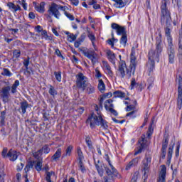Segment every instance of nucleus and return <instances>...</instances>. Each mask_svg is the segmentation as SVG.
I'll list each match as a JSON object with an SVG mask.
<instances>
[{
	"label": "nucleus",
	"mask_w": 182,
	"mask_h": 182,
	"mask_svg": "<svg viewBox=\"0 0 182 182\" xmlns=\"http://www.w3.org/2000/svg\"><path fill=\"white\" fill-rule=\"evenodd\" d=\"M92 45L94 49L84 50L83 55L84 56H85V58L90 59L92 61V63H96L99 58V55H97V53H96V52H99V48H97V46H96L95 41H92Z\"/></svg>",
	"instance_id": "5"
},
{
	"label": "nucleus",
	"mask_w": 182,
	"mask_h": 182,
	"mask_svg": "<svg viewBox=\"0 0 182 182\" xmlns=\"http://www.w3.org/2000/svg\"><path fill=\"white\" fill-rule=\"evenodd\" d=\"M14 58H19L21 56V51L19 50H16L13 52Z\"/></svg>",
	"instance_id": "54"
},
{
	"label": "nucleus",
	"mask_w": 182,
	"mask_h": 182,
	"mask_svg": "<svg viewBox=\"0 0 182 182\" xmlns=\"http://www.w3.org/2000/svg\"><path fill=\"white\" fill-rule=\"evenodd\" d=\"M85 142L86 144H87V146L90 148V149H92V140L90 139V136H87L85 138Z\"/></svg>",
	"instance_id": "44"
},
{
	"label": "nucleus",
	"mask_w": 182,
	"mask_h": 182,
	"mask_svg": "<svg viewBox=\"0 0 182 182\" xmlns=\"http://www.w3.org/2000/svg\"><path fill=\"white\" fill-rule=\"evenodd\" d=\"M174 48H173V46H168V60L169 63H174Z\"/></svg>",
	"instance_id": "18"
},
{
	"label": "nucleus",
	"mask_w": 182,
	"mask_h": 182,
	"mask_svg": "<svg viewBox=\"0 0 182 182\" xmlns=\"http://www.w3.org/2000/svg\"><path fill=\"white\" fill-rule=\"evenodd\" d=\"M120 59L118 73L120 77H127V72H130V68H127L126 66V62L122 60V55H119Z\"/></svg>",
	"instance_id": "8"
},
{
	"label": "nucleus",
	"mask_w": 182,
	"mask_h": 182,
	"mask_svg": "<svg viewBox=\"0 0 182 182\" xmlns=\"http://www.w3.org/2000/svg\"><path fill=\"white\" fill-rule=\"evenodd\" d=\"M18 86H19V80H17L11 87V92L16 93V89L18 88Z\"/></svg>",
	"instance_id": "35"
},
{
	"label": "nucleus",
	"mask_w": 182,
	"mask_h": 182,
	"mask_svg": "<svg viewBox=\"0 0 182 182\" xmlns=\"http://www.w3.org/2000/svg\"><path fill=\"white\" fill-rule=\"evenodd\" d=\"M111 28L116 31L117 35H126V28H124V26H121L116 23H113L111 25Z\"/></svg>",
	"instance_id": "13"
},
{
	"label": "nucleus",
	"mask_w": 182,
	"mask_h": 182,
	"mask_svg": "<svg viewBox=\"0 0 182 182\" xmlns=\"http://www.w3.org/2000/svg\"><path fill=\"white\" fill-rule=\"evenodd\" d=\"M87 36L91 42H95L96 41V37L94 36L93 33L88 31Z\"/></svg>",
	"instance_id": "41"
},
{
	"label": "nucleus",
	"mask_w": 182,
	"mask_h": 182,
	"mask_svg": "<svg viewBox=\"0 0 182 182\" xmlns=\"http://www.w3.org/2000/svg\"><path fill=\"white\" fill-rule=\"evenodd\" d=\"M107 58L112 65H116V54L110 50H107Z\"/></svg>",
	"instance_id": "17"
},
{
	"label": "nucleus",
	"mask_w": 182,
	"mask_h": 182,
	"mask_svg": "<svg viewBox=\"0 0 182 182\" xmlns=\"http://www.w3.org/2000/svg\"><path fill=\"white\" fill-rule=\"evenodd\" d=\"M7 6L11 12L14 14H16L18 11H22V8H21V6L19 5H15L13 2H9L7 3Z\"/></svg>",
	"instance_id": "16"
},
{
	"label": "nucleus",
	"mask_w": 182,
	"mask_h": 182,
	"mask_svg": "<svg viewBox=\"0 0 182 182\" xmlns=\"http://www.w3.org/2000/svg\"><path fill=\"white\" fill-rule=\"evenodd\" d=\"M95 167L100 174V176H103V169L102 168V166L97 165V164H95Z\"/></svg>",
	"instance_id": "53"
},
{
	"label": "nucleus",
	"mask_w": 182,
	"mask_h": 182,
	"mask_svg": "<svg viewBox=\"0 0 182 182\" xmlns=\"http://www.w3.org/2000/svg\"><path fill=\"white\" fill-rule=\"evenodd\" d=\"M32 167H33V162H29L24 168L26 173H28V171L32 168Z\"/></svg>",
	"instance_id": "49"
},
{
	"label": "nucleus",
	"mask_w": 182,
	"mask_h": 182,
	"mask_svg": "<svg viewBox=\"0 0 182 182\" xmlns=\"http://www.w3.org/2000/svg\"><path fill=\"white\" fill-rule=\"evenodd\" d=\"M35 168L37 171H41V170H42V161H36L35 164Z\"/></svg>",
	"instance_id": "38"
},
{
	"label": "nucleus",
	"mask_w": 182,
	"mask_h": 182,
	"mask_svg": "<svg viewBox=\"0 0 182 182\" xmlns=\"http://www.w3.org/2000/svg\"><path fill=\"white\" fill-rule=\"evenodd\" d=\"M23 168V163L20 162V164L17 165V171H21Z\"/></svg>",
	"instance_id": "62"
},
{
	"label": "nucleus",
	"mask_w": 182,
	"mask_h": 182,
	"mask_svg": "<svg viewBox=\"0 0 182 182\" xmlns=\"http://www.w3.org/2000/svg\"><path fill=\"white\" fill-rule=\"evenodd\" d=\"M161 25H171V14L167 9L166 0H164V4L161 6Z\"/></svg>",
	"instance_id": "3"
},
{
	"label": "nucleus",
	"mask_w": 182,
	"mask_h": 182,
	"mask_svg": "<svg viewBox=\"0 0 182 182\" xmlns=\"http://www.w3.org/2000/svg\"><path fill=\"white\" fill-rule=\"evenodd\" d=\"M7 157H9L11 161H15L18 159V153H16V151L10 149L7 153Z\"/></svg>",
	"instance_id": "20"
},
{
	"label": "nucleus",
	"mask_w": 182,
	"mask_h": 182,
	"mask_svg": "<svg viewBox=\"0 0 182 182\" xmlns=\"http://www.w3.org/2000/svg\"><path fill=\"white\" fill-rule=\"evenodd\" d=\"M173 146H170L168 148V160H171V156H173Z\"/></svg>",
	"instance_id": "51"
},
{
	"label": "nucleus",
	"mask_w": 182,
	"mask_h": 182,
	"mask_svg": "<svg viewBox=\"0 0 182 182\" xmlns=\"http://www.w3.org/2000/svg\"><path fill=\"white\" fill-rule=\"evenodd\" d=\"M114 36L112 34V38L107 41L108 45H110L112 48H114V43H117V42H119V41L115 39Z\"/></svg>",
	"instance_id": "30"
},
{
	"label": "nucleus",
	"mask_w": 182,
	"mask_h": 182,
	"mask_svg": "<svg viewBox=\"0 0 182 182\" xmlns=\"http://www.w3.org/2000/svg\"><path fill=\"white\" fill-rule=\"evenodd\" d=\"M76 83L79 89L85 90L89 84L87 77L83 75V73H80L76 75Z\"/></svg>",
	"instance_id": "6"
},
{
	"label": "nucleus",
	"mask_w": 182,
	"mask_h": 182,
	"mask_svg": "<svg viewBox=\"0 0 182 182\" xmlns=\"http://www.w3.org/2000/svg\"><path fill=\"white\" fill-rule=\"evenodd\" d=\"M21 5L24 11H28V4H26V0H21Z\"/></svg>",
	"instance_id": "57"
},
{
	"label": "nucleus",
	"mask_w": 182,
	"mask_h": 182,
	"mask_svg": "<svg viewBox=\"0 0 182 182\" xmlns=\"http://www.w3.org/2000/svg\"><path fill=\"white\" fill-rule=\"evenodd\" d=\"M35 9L37 12L43 14V12H45V4L43 2L41 3L40 4L36 6Z\"/></svg>",
	"instance_id": "27"
},
{
	"label": "nucleus",
	"mask_w": 182,
	"mask_h": 182,
	"mask_svg": "<svg viewBox=\"0 0 182 182\" xmlns=\"http://www.w3.org/2000/svg\"><path fill=\"white\" fill-rule=\"evenodd\" d=\"M77 153L78 154L79 161H83L85 157L83 156V153L82 152V149H80V147H78L77 149Z\"/></svg>",
	"instance_id": "34"
},
{
	"label": "nucleus",
	"mask_w": 182,
	"mask_h": 182,
	"mask_svg": "<svg viewBox=\"0 0 182 182\" xmlns=\"http://www.w3.org/2000/svg\"><path fill=\"white\" fill-rule=\"evenodd\" d=\"M167 173V168L166 166H161V171L159 173V178L158 179V182H166V174Z\"/></svg>",
	"instance_id": "15"
},
{
	"label": "nucleus",
	"mask_w": 182,
	"mask_h": 182,
	"mask_svg": "<svg viewBox=\"0 0 182 182\" xmlns=\"http://www.w3.org/2000/svg\"><path fill=\"white\" fill-rule=\"evenodd\" d=\"M4 178H5V173L4 172L3 169H1L0 170V182H5Z\"/></svg>",
	"instance_id": "50"
},
{
	"label": "nucleus",
	"mask_w": 182,
	"mask_h": 182,
	"mask_svg": "<svg viewBox=\"0 0 182 182\" xmlns=\"http://www.w3.org/2000/svg\"><path fill=\"white\" fill-rule=\"evenodd\" d=\"M95 77H97V79H100L102 77V74L98 68L95 69Z\"/></svg>",
	"instance_id": "56"
},
{
	"label": "nucleus",
	"mask_w": 182,
	"mask_h": 182,
	"mask_svg": "<svg viewBox=\"0 0 182 182\" xmlns=\"http://www.w3.org/2000/svg\"><path fill=\"white\" fill-rule=\"evenodd\" d=\"M112 1L114 2V6H115V8H117L119 9H121L122 8H124V6H126V4L123 2V0H112Z\"/></svg>",
	"instance_id": "22"
},
{
	"label": "nucleus",
	"mask_w": 182,
	"mask_h": 182,
	"mask_svg": "<svg viewBox=\"0 0 182 182\" xmlns=\"http://www.w3.org/2000/svg\"><path fill=\"white\" fill-rule=\"evenodd\" d=\"M32 74V69H29V68H26V70L24 71V75L26 76H31Z\"/></svg>",
	"instance_id": "55"
},
{
	"label": "nucleus",
	"mask_w": 182,
	"mask_h": 182,
	"mask_svg": "<svg viewBox=\"0 0 182 182\" xmlns=\"http://www.w3.org/2000/svg\"><path fill=\"white\" fill-rule=\"evenodd\" d=\"M68 7L60 6L56 4H53L51 6L49 7L48 11L50 14H52L57 19H59V16H60V11H66Z\"/></svg>",
	"instance_id": "7"
},
{
	"label": "nucleus",
	"mask_w": 182,
	"mask_h": 182,
	"mask_svg": "<svg viewBox=\"0 0 182 182\" xmlns=\"http://www.w3.org/2000/svg\"><path fill=\"white\" fill-rule=\"evenodd\" d=\"M151 166V155L150 154H146L144 159L142 161V168L144 171V176L149 173L150 171V167Z\"/></svg>",
	"instance_id": "9"
},
{
	"label": "nucleus",
	"mask_w": 182,
	"mask_h": 182,
	"mask_svg": "<svg viewBox=\"0 0 182 182\" xmlns=\"http://www.w3.org/2000/svg\"><path fill=\"white\" fill-rule=\"evenodd\" d=\"M102 65L107 75H109V76H113V71H112V68H110V65H109V63H107V62L106 61H103Z\"/></svg>",
	"instance_id": "21"
},
{
	"label": "nucleus",
	"mask_w": 182,
	"mask_h": 182,
	"mask_svg": "<svg viewBox=\"0 0 182 182\" xmlns=\"http://www.w3.org/2000/svg\"><path fill=\"white\" fill-rule=\"evenodd\" d=\"M87 92L88 93H93L95 92V87L88 83V85H87Z\"/></svg>",
	"instance_id": "42"
},
{
	"label": "nucleus",
	"mask_w": 182,
	"mask_h": 182,
	"mask_svg": "<svg viewBox=\"0 0 182 182\" xmlns=\"http://www.w3.org/2000/svg\"><path fill=\"white\" fill-rule=\"evenodd\" d=\"M72 150H73V146L72 145L68 146L65 149V156H70Z\"/></svg>",
	"instance_id": "40"
},
{
	"label": "nucleus",
	"mask_w": 182,
	"mask_h": 182,
	"mask_svg": "<svg viewBox=\"0 0 182 182\" xmlns=\"http://www.w3.org/2000/svg\"><path fill=\"white\" fill-rule=\"evenodd\" d=\"M1 75H4V76H11L12 73H11V71H9V70L4 68Z\"/></svg>",
	"instance_id": "52"
},
{
	"label": "nucleus",
	"mask_w": 182,
	"mask_h": 182,
	"mask_svg": "<svg viewBox=\"0 0 182 182\" xmlns=\"http://www.w3.org/2000/svg\"><path fill=\"white\" fill-rule=\"evenodd\" d=\"M48 93H49V95H50V96H53V97H55V96H56V95H58V91H56V90L55 89V87L53 86L50 85Z\"/></svg>",
	"instance_id": "32"
},
{
	"label": "nucleus",
	"mask_w": 182,
	"mask_h": 182,
	"mask_svg": "<svg viewBox=\"0 0 182 182\" xmlns=\"http://www.w3.org/2000/svg\"><path fill=\"white\" fill-rule=\"evenodd\" d=\"M80 45H82V41H80V40H77L74 43L75 48H79Z\"/></svg>",
	"instance_id": "63"
},
{
	"label": "nucleus",
	"mask_w": 182,
	"mask_h": 182,
	"mask_svg": "<svg viewBox=\"0 0 182 182\" xmlns=\"http://www.w3.org/2000/svg\"><path fill=\"white\" fill-rule=\"evenodd\" d=\"M50 151V149L48 146H44L41 149V153H44L45 154H48Z\"/></svg>",
	"instance_id": "58"
},
{
	"label": "nucleus",
	"mask_w": 182,
	"mask_h": 182,
	"mask_svg": "<svg viewBox=\"0 0 182 182\" xmlns=\"http://www.w3.org/2000/svg\"><path fill=\"white\" fill-rule=\"evenodd\" d=\"M114 107L113 105V100H107L105 102V108L106 109V110H111V109H112Z\"/></svg>",
	"instance_id": "26"
},
{
	"label": "nucleus",
	"mask_w": 182,
	"mask_h": 182,
	"mask_svg": "<svg viewBox=\"0 0 182 182\" xmlns=\"http://www.w3.org/2000/svg\"><path fill=\"white\" fill-rule=\"evenodd\" d=\"M114 97H124L125 94L122 91H115L114 92Z\"/></svg>",
	"instance_id": "36"
},
{
	"label": "nucleus",
	"mask_w": 182,
	"mask_h": 182,
	"mask_svg": "<svg viewBox=\"0 0 182 182\" xmlns=\"http://www.w3.org/2000/svg\"><path fill=\"white\" fill-rule=\"evenodd\" d=\"M8 149L4 148L1 152V155L3 157H8Z\"/></svg>",
	"instance_id": "61"
},
{
	"label": "nucleus",
	"mask_w": 182,
	"mask_h": 182,
	"mask_svg": "<svg viewBox=\"0 0 182 182\" xmlns=\"http://www.w3.org/2000/svg\"><path fill=\"white\" fill-rule=\"evenodd\" d=\"M20 109L23 113V114H25L26 113V109H28V105L27 102H23L20 104Z\"/></svg>",
	"instance_id": "28"
},
{
	"label": "nucleus",
	"mask_w": 182,
	"mask_h": 182,
	"mask_svg": "<svg viewBox=\"0 0 182 182\" xmlns=\"http://www.w3.org/2000/svg\"><path fill=\"white\" fill-rule=\"evenodd\" d=\"M156 53L154 51L151 50L149 53V61L147 63L148 69L153 70L154 69V60H157L159 59V55L163 52V41H161V33H159L158 36L156 37Z\"/></svg>",
	"instance_id": "2"
},
{
	"label": "nucleus",
	"mask_w": 182,
	"mask_h": 182,
	"mask_svg": "<svg viewBox=\"0 0 182 182\" xmlns=\"http://www.w3.org/2000/svg\"><path fill=\"white\" fill-rule=\"evenodd\" d=\"M180 146H181V144H180V142L178 141V142L176 144V151H175V154H176V157H178V156H179V153H180Z\"/></svg>",
	"instance_id": "47"
},
{
	"label": "nucleus",
	"mask_w": 182,
	"mask_h": 182,
	"mask_svg": "<svg viewBox=\"0 0 182 182\" xmlns=\"http://www.w3.org/2000/svg\"><path fill=\"white\" fill-rule=\"evenodd\" d=\"M76 39H77V35H74L73 33H71L67 36V41H68V42H75Z\"/></svg>",
	"instance_id": "31"
},
{
	"label": "nucleus",
	"mask_w": 182,
	"mask_h": 182,
	"mask_svg": "<svg viewBox=\"0 0 182 182\" xmlns=\"http://www.w3.org/2000/svg\"><path fill=\"white\" fill-rule=\"evenodd\" d=\"M153 134V124H151L146 133L147 137H150Z\"/></svg>",
	"instance_id": "43"
},
{
	"label": "nucleus",
	"mask_w": 182,
	"mask_h": 182,
	"mask_svg": "<svg viewBox=\"0 0 182 182\" xmlns=\"http://www.w3.org/2000/svg\"><path fill=\"white\" fill-rule=\"evenodd\" d=\"M95 107L96 112H97V114L92 113L89 115L86 121L87 124H89L91 129H95L96 126H100L104 130H107L109 129V124H107V122L103 119V117L102 114H100V112H99V107L95 105Z\"/></svg>",
	"instance_id": "1"
},
{
	"label": "nucleus",
	"mask_w": 182,
	"mask_h": 182,
	"mask_svg": "<svg viewBox=\"0 0 182 182\" xmlns=\"http://www.w3.org/2000/svg\"><path fill=\"white\" fill-rule=\"evenodd\" d=\"M139 161H140V157L134 158V159H132L131 161L129 162L125 169L130 170L132 167H135V166H137V164H139Z\"/></svg>",
	"instance_id": "19"
},
{
	"label": "nucleus",
	"mask_w": 182,
	"mask_h": 182,
	"mask_svg": "<svg viewBox=\"0 0 182 182\" xmlns=\"http://www.w3.org/2000/svg\"><path fill=\"white\" fill-rule=\"evenodd\" d=\"M112 92L104 94L100 100V104L103 103V100H105L106 97H112Z\"/></svg>",
	"instance_id": "39"
},
{
	"label": "nucleus",
	"mask_w": 182,
	"mask_h": 182,
	"mask_svg": "<svg viewBox=\"0 0 182 182\" xmlns=\"http://www.w3.org/2000/svg\"><path fill=\"white\" fill-rule=\"evenodd\" d=\"M139 149L135 151L134 156H137V154H140L141 151H143V149L147 146V140H146V135H142L141 139L139 140Z\"/></svg>",
	"instance_id": "11"
},
{
	"label": "nucleus",
	"mask_w": 182,
	"mask_h": 182,
	"mask_svg": "<svg viewBox=\"0 0 182 182\" xmlns=\"http://www.w3.org/2000/svg\"><path fill=\"white\" fill-rule=\"evenodd\" d=\"M107 161H108V164L109 165V167L111 168L110 171L109 168L106 169V173L107 174L108 176L111 177V178H114L115 177L117 178H120L121 176L119 175V172H117V170H116V168H114V166H113V165H112V164L110 163V160L109 159H107Z\"/></svg>",
	"instance_id": "10"
},
{
	"label": "nucleus",
	"mask_w": 182,
	"mask_h": 182,
	"mask_svg": "<svg viewBox=\"0 0 182 182\" xmlns=\"http://www.w3.org/2000/svg\"><path fill=\"white\" fill-rule=\"evenodd\" d=\"M136 52H137V47H132L131 50L130 55V65L129 69L130 71H127V79H130L132 77V75H134V72L136 70V66H137V61L136 59Z\"/></svg>",
	"instance_id": "4"
},
{
	"label": "nucleus",
	"mask_w": 182,
	"mask_h": 182,
	"mask_svg": "<svg viewBox=\"0 0 182 182\" xmlns=\"http://www.w3.org/2000/svg\"><path fill=\"white\" fill-rule=\"evenodd\" d=\"M11 90V87L9 86L4 87L2 88L1 92H0V96L3 98V102H8L9 99V91Z\"/></svg>",
	"instance_id": "14"
},
{
	"label": "nucleus",
	"mask_w": 182,
	"mask_h": 182,
	"mask_svg": "<svg viewBox=\"0 0 182 182\" xmlns=\"http://www.w3.org/2000/svg\"><path fill=\"white\" fill-rule=\"evenodd\" d=\"M33 154L36 159H38L42 154V149L38 150L37 152H34Z\"/></svg>",
	"instance_id": "59"
},
{
	"label": "nucleus",
	"mask_w": 182,
	"mask_h": 182,
	"mask_svg": "<svg viewBox=\"0 0 182 182\" xmlns=\"http://www.w3.org/2000/svg\"><path fill=\"white\" fill-rule=\"evenodd\" d=\"M168 144V140L167 139H164L162 143V149H161V153H162V157H166V150L167 149V145Z\"/></svg>",
	"instance_id": "23"
},
{
	"label": "nucleus",
	"mask_w": 182,
	"mask_h": 182,
	"mask_svg": "<svg viewBox=\"0 0 182 182\" xmlns=\"http://www.w3.org/2000/svg\"><path fill=\"white\" fill-rule=\"evenodd\" d=\"M120 43L124 48H126V43H127V36L124 34L120 39Z\"/></svg>",
	"instance_id": "33"
},
{
	"label": "nucleus",
	"mask_w": 182,
	"mask_h": 182,
	"mask_svg": "<svg viewBox=\"0 0 182 182\" xmlns=\"http://www.w3.org/2000/svg\"><path fill=\"white\" fill-rule=\"evenodd\" d=\"M62 156V149H58L56 152L54 154V155L51 157L53 161H58L59 159H60V156Z\"/></svg>",
	"instance_id": "24"
},
{
	"label": "nucleus",
	"mask_w": 182,
	"mask_h": 182,
	"mask_svg": "<svg viewBox=\"0 0 182 182\" xmlns=\"http://www.w3.org/2000/svg\"><path fill=\"white\" fill-rule=\"evenodd\" d=\"M98 90L101 93H103L106 90V85L102 79L98 80Z\"/></svg>",
	"instance_id": "25"
},
{
	"label": "nucleus",
	"mask_w": 182,
	"mask_h": 182,
	"mask_svg": "<svg viewBox=\"0 0 182 182\" xmlns=\"http://www.w3.org/2000/svg\"><path fill=\"white\" fill-rule=\"evenodd\" d=\"M72 5H74V6H77L79 5V0H70Z\"/></svg>",
	"instance_id": "64"
},
{
	"label": "nucleus",
	"mask_w": 182,
	"mask_h": 182,
	"mask_svg": "<svg viewBox=\"0 0 182 182\" xmlns=\"http://www.w3.org/2000/svg\"><path fill=\"white\" fill-rule=\"evenodd\" d=\"M64 14H65V16H67V18H68V19H70V21H75V17L73 16V15L68 13L66 11V10L64 11Z\"/></svg>",
	"instance_id": "45"
},
{
	"label": "nucleus",
	"mask_w": 182,
	"mask_h": 182,
	"mask_svg": "<svg viewBox=\"0 0 182 182\" xmlns=\"http://www.w3.org/2000/svg\"><path fill=\"white\" fill-rule=\"evenodd\" d=\"M42 38L45 39L46 41H52V36L48 35V32L46 31H42L41 32Z\"/></svg>",
	"instance_id": "29"
},
{
	"label": "nucleus",
	"mask_w": 182,
	"mask_h": 182,
	"mask_svg": "<svg viewBox=\"0 0 182 182\" xmlns=\"http://www.w3.org/2000/svg\"><path fill=\"white\" fill-rule=\"evenodd\" d=\"M137 178H139V172H135L132 176L131 182H137Z\"/></svg>",
	"instance_id": "48"
},
{
	"label": "nucleus",
	"mask_w": 182,
	"mask_h": 182,
	"mask_svg": "<svg viewBox=\"0 0 182 182\" xmlns=\"http://www.w3.org/2000/svg\"><path fill=\"white\" fill-rule=\"evenodd\" d=\"M79 167L82 173H85V171H86V168L83 166V161H79Z\"/></svg>",
	"instance_id": "46"
},
{
	"label": "nucleus",
	"mask_w": 182,
	"mask_h": 182,
	"mask_svg": "<svg viewBox=\"0 0 182 182\" xmlns=\"http://www.w3.org/2000/svg\"><path fill=\"white\" fill-rule=\"evenodd\" d=\"M171 24H165L164 31L165 35L167 38L168 46H173V38H171V28L170 26Z\"/></svg>",
	"instance_id": "12"
},
{
	"label": "nucleus",
	"mask_w": 182,
	"mask_h": 182,
	"mask_svg": "<svg viewBox=\"0 0 182 182\" xmlns=\"http://www.w3.org/2000/svg\"><path fill=\"white\" fill-rule=\"evenodd\" d=\"M54 75L58 82H61L62 80V73L61 72H54Z\"/></svg>",
	"instance_id": "37"
},
{
	"label": "nucleus",
	"mask_w": 182,
	"mask_h": 182,
	"mask_svg": "<svg viewBox=\"0 0 182 182\" xmlns=\"http://www.w3.org/2000/svg\"><path fill=\"white\" fill-rule=\"evenodd\" d=\"M178 52L182 55V38L179 39V44H178Z\"/></svg>",
	"instance_id": "60"
}]
</instances>
